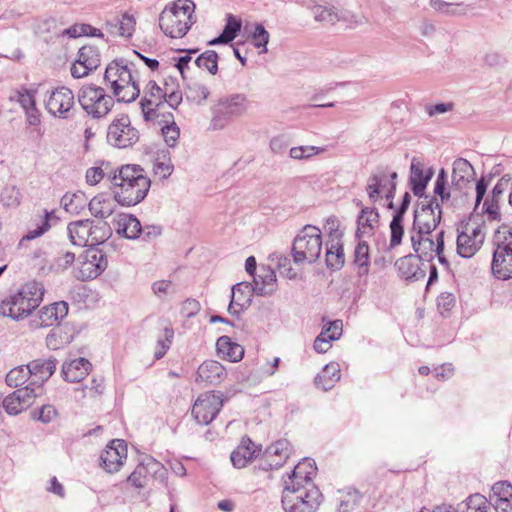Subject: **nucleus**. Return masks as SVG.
I'll return each mask as SVG.
<instances>
[{
  "label": "nucleus",
  "instance_id": "1",
  "mask_svg": "<svg viewBox=\"0 0 512 512\" xmlns=\"http://www.w3.org/2000/svg\"><path fill=\"white\" fill-rule=\"evenodd\" d=\"M442 210L439 203L423 205L415 210L412 227L409 229V239L414 252L422 260L431 261L435 251L444 248V231L435 235L433 232L440 224Z\"/></svg>",
  "mask_w": 512,
  "mask_h": 512
},
{
  "label": "nucleus",
  "instance_id": "2",
  "mask_svg": "<svg viewBox=\"0 0 512 512\" xmlns=\"http://www.w3.org/2000/svg\"><path fill=\"white\" fill-rule=\"evenodd\" d=\"M114 194L122 206H134L146 197L151 181L137 165L122 166L113 177Z\"/></svg>",
  "mask_w": 512,
  "mask_h": 512
},
{
  "label": "nucleus",
  "instance_id": "3",
  "mask_svg": "<svg viewBox=\"0 0 512 512\" xmlns=\"http://www.w3.org/2000/svg\"><path fill=\"white\" fill-rule=\"evenodd\" d=\"M135 64L125 59L114 60L106 67L104 79L118 102L131 103L140 94Z\"/></svg>",
  "mask_w": 512,
  "mask_h": 512
},
{
  "label": "nucleus",
  "instance_id": "4",
  "mask_svg": "<svg viewBox=\"0 0 512 512\" xmlns=\"http://www.w3.org/2000/svg\"><path fill=\"white\" fill-rule=\"evenodd\" d=\"M361 207V212L357 218L356 237L359 243L354 250V264L357 266V274L361 278L369 273V245L368 240L373 238L379 227V213L374 207Z\"/></svg>",
  "mask_w": 512,
  "mask_h": 512
},
{
  "label": "nucleus",
  "instance_id": "5",
  "mask_svg": "<svg viewBox=\"0 0 512 512\" xmlns=\"http://www.w3.org/2000/svg\"><path fill=\"white\" fill-rule=\"evenodd\" d=\"M44 292L42 283L29 281L22 285L15 294L1 302L0 313L14 320L27 317L40 305Z\"/></svg>",
  "mask_w": 512,
  "mask_h": 512
},
{
  "label": "nucleus",
  "instance_id": "6",
  "mask_svg": "<svg viewBox=\"0 0 512 512\" xmlns=\"http://www.w3.org/2000/svg\"><path fill=\"white\" fill-rule=\"evenodd\" d=\"M195 4L191 0H177L166 7L159 16L161 30L171 38H181L195 22L193 13Z\"/></svg>",
  "mask_w": 512,
  "mask_h": 512
},
{
  "label": "nucleus",
  "instance_id": "7",
  "mask_svg": "<svg viewBox=\"0 0 512 512\" xmlns=\"http://www.w3.org/2000/svg\"><path fill=\"white\" fill-rule=\"evenodd\" d=\"M294 482L284 481L281 502L285 512H315L323 500L319 488L315 485L309 488Z\"/></svg>",
  "mask_w": 512,
  "mask_h": 512
},
{
  "label": "nucleus",
  "instance_id": "8",
  "mask_svg": "<svg viewBox=\"0 0 512 512\" xmlns=\"http://www.w3.org/2000/svg\"><path fill=\"white\" fill-rule=\"evenodd\" d=\"M249 108L245 94L235 93L220 98L211 107L209 129L212 131L226 128L234 119L243 116Z\"/></svg>",
  "mask_w": 512,
  "mask_h": 512
},
{
  "label": "nucleus",
  "instance_id": "9",
  "mask_svg": "<svg viewBox=\"0 0 512 512\" xmlns=\"http://www.w3.org/2000/svg\"><path fill=\"white\" fill-rule=\"evenodd\" d=\"M292 258L296 265L315 263L322 254V236L319 228L306 225L292 244Z\"/></svg>",
  "mask_w": 512,
  "mask_h": 512
},
{
  "label": "nucleus",
  "instance_id": "10",
  "mask_svg": "<svg viewBox=\"0 0 512 512\" xmlns=\"http://www.w3.org/2000/svg\"><path fill=\"white\" fill-rule=\"evenodd\" d=\"M77 97L82 109L94 119L105 117L114 105L113 97L104 88L93 84L84 85Z\"/></svg>",
  "mask_w": 512,
  "mask_h": 512
},
{
  "label": "nucleus",
  "instance_id": "11",
  "mask_svg": "<svg viewBox=\"0 0 512 512\" xmlns=\"http://www.w3.org/2000/svg\"><path fill=\"white\" fill-rule=\"evenodd\" d=\"M491 269L498 279L512 278V228L497 231Z\"/></svg>",
  "mask_w": 512,
  "mask_h": 512
},
{
  "label": "nucleus",
  "instance_id": "12",
  "mask_svg": "<svg viewBox=\"0 0 512 512\" xmlns=\"http://www.w3.org/2000/svg\"><path fill=\"white\" fill-rule=\"evenodd\" d=\"M107 267L105 254L95 248L83 251L76 260L72 270L73 276L81 281H87L98 277Z\"/></svg>",
  "mask_w": 512,
  "mask_h": 512
},
{
  "label": "nucleus",
  "instance_id": "13",
  "mask_svg": "<svg viewBox=\"0 0 512 512\" xmlns=\"http://www.w3.org/2000/svg\"><path fill=\"white\" fill-rule=\"evenodd\" d=\"M475 170L470 162L464 158H458L453 162L451 176V192L457 194L452 198V207H460L467 198L468 189L475 178Z\"/></svg>",
  "mask_w": 512,
  "mask_h": 512
},
{
  "label": "nucleus",
  "instance_id": "14",
  "mask_svg": "<svg viewBox=\"0 0 512 512\" xmlns=\"http://www.w3.org/2000/svg\"><path fill=\"white\" fill-rule=\"evenodd\" d=\"M139 140V131L132 126L128 115L115 117L108 126L107 141L117 148H128Z\"/></svg>",
  "mask_w": 512,
  "mask_h": 512
},
{
  "label": "nucleus",
  "instance_id": "15",
  "mask_svg": "<svg viewBox=\"0 0 512 512\" xmlns=\"http://www.w3.org/2000/svg\"><path fill=\"white\" fill-rule=\"evenodd\" d=\"M485 232L480 225L466 223L458 229L456 250L463 258H471L481 248Z\"/></svg>",
  "mask_w": 512,
  "mask_h": 512
},
{
  "label": "nucleus",
  "instance_id": "16",
  "mask_svg": "<svg viewBox=\"0 0 512 512\" xmlns=\"http://www.w3.org/2000/svg\"><path fill=\"white\" fill-rule=\"evenodd\" d=\"M46 109L54 117L71 119L75 115V96L71 89L60 86L50 91Z\"/></svg>",
  "mask_w": 512,
  "mask_h": 512
},
{
  "label": "nucleus",
  "instance_id": "17",
  "mask_svg": "<svg viewBox=\"0 0 512 512\" xmlns=\"http://www.w3.org/2000/svg\"><path fill=\"white\" fill-rule=\"evenodd\" d=\"M221 392H206L201 394L192 407V416L198 424L207 425L212 422L223 406Z\"/></svg>",
  "mask_w": 512,
  "mask_h": 512
},
{
  "label": "nucleus",
  "instance_id": "18",
  "mask_svg": "<svg viewBox=\"0 0 512 512\" xmlns=\"http://www.w3.org/2000/svg\"><path fill=\"white\" fill-rule=\"evenodd\" d=\"M396 172L386 170L379 171L369 177L366 191L372 203H375L380 197L385 196L390 201L389 207L393 206L392 199L396 190Z\"/></svg>",
  "mask_w": 512,
  "mask_h": 512
},
{
  "label": "nucleus",
  "instance_id": "19",
  "mask_svg": "<svg viewBox=\"0 0 512 512\" xmlns=\"http://www.w3.org/2000/svg\"><path fill=\"white\" fill-rule=\"evenodd\" d=\"M149 474L164 479L167 475V470L160 462L147 456L137 465L127 480L135 488H144Z\"/></svg>",
  "mask_w": 512,
  "mask_h": 512
},
{
  "label": "nucleus",
  "instance_id": "20",
  "mask_svg": "<svg viewBox=\"0 0 512 512\" xmlns=\"http://www.w3.org/2000/svg\"><path fill=\"white\" fill-rule=\"evenodd\" d=\"M127 457V445L122 439H114L109 442L100 455V466L109 473L119 471L123 460Z\"/></svg>",
  "mask_w": 512,
  "mask_h": 512
},
{
  "label": "nucleus",
  "instance_id": "21",
  "mask_svg": "<svg viewBox=\"0 0 512 512\" xmlns=\"http://www.w3.org/2000/svg\"><path fill=\"white\" fill-rule=\"evenodd\" d=\"M36 397L35 388L27 385L4 397L3 408L7 414L15 416L28 409Z\"/></svg>",
  "mask_w": 512,
  "mask_h": 512
},
{
  "label": "nucleus",
  "instance_id": "22",
  "mask_svg": "<svg viewBox=\"0 0 512 512\" xmlns=\"http://www.w3.org/2000/svg\"><path fill=\"white\" fill-rule=\"evenodd\" d=\"M100 61L97 48L83 46L79 49L77 59L71 67V75L76 79L85 77L100 65Z\"/></svg>",
  "mask_w": 512,
  "mask_h": 512
},
{
  "label": "nucleus",
  "instance_id": "23",
  "mask_svg": "<svg viewBox=\"0 0 512 512\" xmlns=\"http://www.w3.org/2000/svg\"><path fill=\"white\" fill-rule=\"evenodd\" d=\"M323 326L321 333L316 337L313 347L315 352H328L333 341L338 340L343 332L342 320H327L322 319Z\"/></svg>",
  "mask_w": 512,
  "mask_h": 512
},
{
  "label": "nucleus",
  "instance_id": "24",
  "mask_svg": "<svg viewBox=\"0 0 512 512\" xmlns=\"http://www.w3.org/2000/svg\"><path fill=\"white\" fill-rule=\"evenodd\" d=\"M254 293L253 286L250 283L240 282L233 285L228 312L231 315L238 316L243 310L247 309L251 305Z\"/></svg>",
  "mask_w": 512,
  "mask_h": 512
},
{
  "label": "nucleus",
  "instance_id": "25",
  "mask_svg": "<svg viewBox=\"0 0 512 512\" xmlns=\"http://www.w3.org/2000/svg\"><path fill=\"white\" fill-rule=\"evenodd\" d=\"M226 376L225 368L218 361H204L197 370L196 382L217 385Z\"/></svg>",
  "mask_w": 512,
  "mask_h": 512
},
{
  "label": "nucleus",
  "instance_id": "26",
  "mask_svg": "<svg viewBox=\"0 0 512 512\" xmlns=\"http://www.w3.org/2000/svg\"><path fill=\"white\" fill-rule=\"evenodd\" d=\"M421 258L418 255H407L399 258L395 262V268L398 275L405 280L417 281L424 278L425 273L420 269L419 262Z\"/></svg>",
  "mask_w": 512,
  "mask_h": 512
},
{
  "label": "nucleus",
  "instance_id": "27",
  "mask_svg": "<svg viewBox=\"0 0 512 512\" xmlns=\"http://www.w3.org/2000/svg\"><path fill=\"white\" fill-rule=\"evenodd\" d=\"M432 176L433 171L431 169L425 171L424 164L420 160L416 158L412 159L410 184L411 189L416 196L421 197L423 195Z\"/></svg>",
  "mask_w": 512,
  "mask_h": 512
},
{
  "label": "nucleus",
  "instance_id": "28",
  "mask_svg": "<svg viewBox=\"0 0 512 512\" xmlns=\"http://www.w3.org/2000/svg\"><path fill=\"white\" fill-rule=\"evenodd\" d=\"M25 366L29 369V376L33 377V380L28 385L34 388L35 386L40 388V386L54 373L56 369V362L51 359L47 362L42 360H33Z\"/></svg>",
  "mask_w": 512,
  "mask_h": 512
},
{
  "label": "nucleus",
  "instance_id": "29",
  "mask_svg": "<svg viewBox=\"0 0 512 512\" xmlns=\"http://www.w3.org/2000/svg\"><path fill=\"white\" fill-rule=\"evenodd\" d=\"M317 470L315 461L310 458H304L300 461L284 481L295 480L294 484L305 485L311 488L313 476Z\"/></svg>",
  "mask_w": 512,
  "mask_h": 512
},
{
  "label": "nucleus",
  "instance_id": "30",
  "mask_svg": "<svg viewBox=\"0 0 512 512\" xmlns=\"http://www.w3.org/2000/svg\"><path fill=\"white\" fill-rule=\"evenodd\" d=\"M117 200L115 195L111 196L105 193H100L94 196L89 202V211L91 214L99 219H106L110 217L116 209Z\"/></svg>",
  "mask_w": 512,
  "mask_h": 512
},
{
  "label": "nucleus",
  "instance_id": "31",
  "mask_svg": "<svg viewBox=\"0 0 512 512\" xmlns=\"http://www.w3.org/2000/svg\"><path fill=\"white\" fill-rule=\"evenodd\" d=\"M91 369V363L85 358L65 361L62 365V374L67 382L76 383L83 380Z\"/></svg>",
  "mask_w": 512,
  "mask_h": 512
},
{
  "label": "nucleus",
  "instance_id": "32",
  "mask_svg": "<svg viewBox=\"0 0 512 512\" xmlns=\"http://www.w3.org/2000/svg\"><path fill=\"white\" fill-rule=\"evenodd\" d=\"M92 229V220L84 219L74 221L68 224L67 233L70 242L76 246L90 245V230Z\"/></svg>",
  "mask_w": 512,
  "mask_h": 512
},
{
  "label": "nucleus",
  "instance_id": "33",
  "mask_svg": "<svg viewBox=\"0 0 512 512\" xmlns=\"http://www.w3.org/2000/svg\"><path fill=\"white\" fill-rule=\"evenodd\" d=\"M117 234L131 240L139 238L140 221L132 214L120 213L114 219Z\"/></svg>",
  "mask_w": 512,
  "mask_h": 512
},
{
  "label": "nucleus",
  "instance_id": "34",
  "mask_svg": "<svg viewBox=\"0 0 512 512\" xmlns=\"http://www.w3.org/2000/svg\"><path fill=\"white\" fill-rule=\"evenodd\" d=\"M260 451L261 448L256 449L251 439L243 438L241 444L231 453L230 459L234 467L243 468L252 459H256Z\"/></svg>",
  "mask_w": 512,
  "mask_h": 512
},
{
  "label": "nucleus",
  "instance_id": "35",
  "mask_svg": "<svg viewBox=\"0 0 512 512\" xmlns=\"http://www.w3.org/2000/svg\"><path fill=\"white\" fill-rule=\"evenodd\" d=\"M276 274L270 268H261L253 278V291L259 296H269L276 290Z\"/></svg>",
  "mask_w": 512,
  "mask_h": 512
},
{
  "label": "nucleus",
  "instance_id": "36",
  "mask_svg": "<svg viewBox=\"0 0 512 512\" xmlns=\"http://www.w3.org/2000/svg\"><path fill=\"white\" fill-rule=\"evenodd\" d=\"M146 88V93L150 96V98L145 97L141 102V106L145 118L151 119L156 117L155 107H158L161 104L163 89L159 87L154 81H150Z\"/></svg>",
  "mask_w": 512,
  "mask_h": 512
},
{
  "label": "nucleus",
  "instance_id": "37",
  "mask_svg": "<svg viewBox=\"0 0 512 512\" xmlns=\"http://www.w3.org/2000/svg\"><path fill=\"white\" fill-rule=\"evenodd\" d=\"M340 366L336 362L326 364L322 371L318 373L314 379L317 388L323 391L330 390L334 384L340 380Z\"/></svg>",
  "mask_w": 512,
  "mask_h": 512
},
{
  "label": "nucleus",
  "instance_id": "38",
  "mask_svg": "<svg viewBox=\"0 0 512 512\" xmlns=\"http://www.w3.org/2000/svg\"><path fill=\"white\" fill-rule=\"evenodd\" d=\"M56 219L53 212L47 210L43 215L36 217L34 221L35 227H30L28 232L21 238L19 245H23L25 241H31L44 235L51 228V220Z\"/></svg>",
  "mask_w": 512,
  "mask_h": 512
},
{
  "label": "nucleus",
  "instance_id": "39",
  "mask_svg": "<svg viewBox=\"0 0 512 512\" xmlns=\"http://www.w3.org/2000/svg\"><path fill=\"white\" fill-rule=\"evenodd\" d=\"M430 7L438 13L448 16H463L471 10V5L464 2H447L444 0H430Z\"/></svg>",
  "mask_w": 512,
  "mask_h": 512
},
{
  "label": "nucleus",
  "instance_id": "40",
  "mask_svg": "<svg viewBox=\"0 0 512 512\" xmlns=\"http://www.w3.org/2000/svg\"><path fill=\"white\" fill-rule=\"evenodd\" d=\"M241 26H242V23H241L240 19H237L233 15H228L227 22H226V25H225L222 33L218 37L210 40L208 42V44L209 45H217V44H227V43L231 42L232 40L235 39L238 32L241 30Z\"/></svg>",
  "mask_w": 512,
  "mask_h": 512
},
{
  "label": "nucleus",
  "instance_id": "41",
  "mask_svg": "<svg viewBox=\"0 0 512 512\" xmlns=\"http://www.w3.org/2000/svg\"><path fill=\"white\" fill-rule=\"evenodd\" d=\"M434 194L439 196L441 204L452 207V198H456L457 194L451 192V186H447V174L441 169L434 186Z\"/></svg>",
  "mask_w": 512,
  "mask_h": 512
},
{
  "label": "nucleus",
  "instance_id": "42",
  "mask_svg": "<svg viewBox=\"0 0 512 512\" xmlns=\"http://www.w3.org/2000/svg\"><path fill=\"white\" fill-rule=\"evenodd\" d=\"M311 12L316 21L332 25L344 18L342 13L333 6L314 5L311 7Z\"/></svg>",
  "mask_w": 512,
  "mask_h": 512
},
{
  "label": "nucleus",
  "instance_id": "43",
  "mask_svg": "<svg viewBox=\"0 0 512 512\" xmlns=\"http://www.w3.org/2000/svg\"><path fill=\"white\" fill-rule=\"evenodd\" d=\"M344 251L342 243L334 242V239L327 244L326 265L328 268L338 270L344 265Z\"/></svg>",
  "mask_w": 512,
  "mask_h": 512
},
{
  "label": "nucleus",
  "instance_id": "44",
  "mask_svg": "<svg viewBox=\"0 0 512 512\" xmlns=\"http://www.w3.org/2000/svg\"><path fill=\"white\" fill-rule=\"evenodd\" d=\"M166 118V125L162 126L161 132L167 146L173 148L176 146L179 139L180 129L174 122L173 115L171 113H169Z\"/></svg>",
  "mask_w": 512,
  "mask_h": 512
},
{
  "label": "nucleus",
  "instance_id": "45",
  "mask_svg": "<svg viewBox=\"0 0 512 512\" xmlns=\"http://www.w3.org/2000/svg\"><path fill=\"white\" fill-rule=\"evenodd\" d=\"M195 65L215 75L218 71V54L214 50H206L194 61Z\"/></svg>",
  "mask_w": 512,
  "mask_h": 512
},
{
  "label": "nucleus",
  "instance_id": "46",
  "mask_svg": "<svg viewBox=\"0 0 512 512\" xmlns=\"http://www.w3.org/2000/svg\"><path fill=\"white\" fill-rule=\"evenodd\" d=\"M186 99L197 104L203 103L209 96V89L202 83L193 82L187 85Z\"/></svg>",
  "mask_w": 512,
  "mask_h": 512
},
{
  "label": "nucleus",
  "instance_id": "47",
  "mask_svg": "<svg viewBox=\"0 0 512 512\" xmlns=\"http://www.w3.org/2000/svg\"><path fill=\"white\" fill-rule=\"evenodd\" d=\"M29 378V369L25 365H20L6 374L5 382L8 386L16 388L26 383Z\"/></svg>",
  "mask_w": 512,
  "mask_h": 512
},
{
  "label": "nucleus",
  "instance_id": "48",
  "mask_svg": "<svg viewBox=\"0 0 512 512\" xmlns=\"http://www.w3.org/2000/svg\"><path fill=\"white\" fill-rule=\"evenodd\" d=\"M90 246H95L105 242L111 235V228L107 222L94 223L92 220V229L90 230Z\"/></svg>",
  "mask_w": 512,
  "mask_h": 512
},
{
  "label": "nucleus",
  "instance_id": "49",
  "mask_svg": "<svg viewBox=\"0 0 512 512\" xmlns=\"http://www.w3.org/2000/svg\"><path fill=\"white\" fill-rule=\"evenodd\" d=\"M71 336L61 329L53 330L46 337V344L49 350H61L64 349V345L69 343Z\"/></svg>",
  "mask_w": 512,
  "mask_h": 512
},
{
  "label": "nucleus",
  "instance_id": "50",
  "mask_svg": "<svg viewBox=\"0 0 512 512\" xmlns=\"http://www.w3.org/2000/svg\"><path fill=\"white\" fill-rule=\"evenodd\" d=\"M403 235H404L403 219L399 218V216H393V218L390 222L389 247L393 249V248L399 246L402 242Z\"/></svg>",
  "mask_w": 512,
  "mask_h": 512
},
{
  "label": "nucleus",
  "instance_id": "51",
  "mask_svg": "<svg viewBox=\"0 0 512 512\" xmlns=\"http://www.w3.org/2000/svg\"><path fill=\"white\" fill-rule=\"evenodd\" d=\"M325 149L323 147H317V146H298L293 147L289 151V156L292 159L295 160H306L310 159L311 157L318 155L322 152H324Z\"/></svg>",
  "mask_w": 512,
  "mask_h": 512
},
{
  "label": "nucleus",
  "instance_id": "52",
  "mask_svg": "<svg viewBox=\"0 0 512 512\" xmlns=\"http://www.w3.org/2000/svg\"><path fill=\"white\" fill-rule=\"evenodd\" d=\"M290 443L286 439H280L266 448L267 457H279L287 460L289 457Z\"/></svg>",
  "mask_w": 512,
  "mask_h": 512
},
{
  "label": "nucleus",
  "instance_id": "53",
  "mask_svg": "<svg viewBox=\"0 0 512 512\" xmlns=\"http://www.w3.org/2000/svg\"><path fill=\"white\" fill-rule=\"evenodd\" d=\"M270 34L262 24H256L252 33L253 45L262 49L260 53H267V44L269 42Z\"/></svg>",
  "mask_w": 512,
  "mask_h": 512
},
{
  "label": "nucleus",
  "instance_id": "54",
  "mask_svg": "<svg viewBox=\"0 0 512 512\" xmlns=\"http://www.w3.org/2000/svg\"><path fill=\"white\" fill-rule=\"evenodd\" d=\"M117 23L118 24V28L116 30H114L117 34V36H122V37H131L133 32H134V29H135V19L133 16L131 15H128V14H122L120 16V21H118Z\"/></svg>",
  "mask_w": 512,
  "mask_h": 512
},
{
  "label": "nucleus",
  "instance_id": "55",
  "mask_svg": "<svg viewBox=\"0 0 512 512\" xmlns=\"http://www.w3.org/2000/svg\"><path fill=\"white\" fill-rule=\"evenodd\" d=\"M491 503L501 498H512V485L507 481H499L492 486L490 494Z\"/></svg>",
  "mask_w": 512,
  "mask_h": 512
},
{
  "label": "nucleus",
  "instance_id": "56",
  "mask_svg": "<svg viewBox=\"0 0 512 512\" xmlns=\"http://www.w3.org/2000/svg\"><path fill=\"white\" fill-rule=\"evenodd\" d=\"M465 506L466 510L463 512H488L487 500L480 494H474L468 497Z\"/></svg>",
  "mask_w": 512,
  "mask_h": 512
},
{
  "label": "nucleus",
  "instance_id": "57",
  "mask_svg": "<svg viewBox=\"0 0 512 512\" xmlns=\"http://www.w3.org/2000/svg\"><path fill=\"white\" fill-rule=\"evenodd\" d=\"M336 512H350L352 510L351 491L338 490L335 495Z\"/></svg>",
  "mask_w": 512,
  "mask_h": 512
},
{
  "label": "nucleus",
  "instance_id": "58",
  "mask_svg": "<svg viewBox=\"0 0 512 512\" xmlns=\"http://www.w3.org/2000/svg\"><path fill=\"white\" fill-rule=\"evenodd\" d=\"M14 98L19 102L26 113H29V111L36 112L35 99L31 92L27 90L17 91Z\"/></svg>",
  "mask_w": 512,
  "mask_h": 512
},
{
  "label": "nucleus",
  "instance_id": "59",
  "mask_svg": "<svg viewBox=\"0 0 512 512\" xmlns=\"http://www.w3.org/2000/svg\"><path fill=\"white\" fill-rule=\"evenodd\" d=\"M216 352H245L244 348L228 336H221L216 342Z\"/></svg>",
  "mask_w": 512,
  "mask_h": 512
},
{
  "label": "nucleus",
  "instance_id": "60",
  "mask_svg": "<svg viewBox=\"0 0 512 512\" xmlns=\"http://www.w3.org/2000/svg\"><path fill=\"white\" fill-rule=\"evenodd\" d=\"M511 180L512 178L509 174L503 175L495 184L489 197L493 198L494 201H500L505 191L509 188Z\"/></svg>",
  "mask_w": 512,
  "mask_h": 512
},
{
  "label": "nucleus",
  "instance_id": "61",
  "mask_svg": "<svg viewBox=\"0 0 512 512\" xmlns=\"http://www.w3.org/2000/svg\"><path fill=\"white\" fill-rule=\"evenodd\" d=\"M57 416V410L53 405H43L37 411H33V417L42 423H50Z\"/></svg>",
  "mask_w": 512,
  "mask_h": 512
},
{
  "label": "nucleus",
  "instance_id": "62",
  "mask_svg": "<svg viewBox=\"0 0 512 512\" xmlns=\"http://www.w3.org/2000/svg\"><path fill=\"white\" fill-rule=\"evenodd\" d=\"M152 290L159 299H165L174 291L172 283L168 280L155 281L152 284Z\"/></svg>",
  "mask_w": 512,
  "mask_h": 512
},
{
  "label": "nucleus",
  "instance_id": "63",
  "mask_svg": "<svg viewBox=\"0 0 512 512\" xmlns=\"http://www.w3.org/2000/svg\"><path fill=\"white\" fill-rule=\"evenodd\" d=\"M482 211L488 215L489 219H498L500 217L499 201H494L493 198L488 196L483 203Z\"/></svg>",
  "mask_w": 512,
  "mask_h": 512
},
{
  "label": "nucleus",
  "instance_id": "64",
  "mask_svg": "<svg viewBox=\"0 0 512 512\" xmlns=\"http://www.w3.org/2000/svg\"><path fill=\"white\" fill-rule=\"evenodd\" d=\"M324 229L329 233L330 241L334 239V242H341L342 232L339 230V223L336 218H328L324 225Z\"/></svg>",
  "mask_w": 512,
  "mask_h": 512
}]
</instances>
